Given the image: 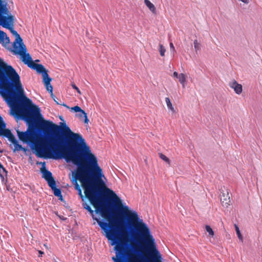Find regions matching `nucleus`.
Returning <instances> with one entry per match:
<instances>
[{
    "label": "nucleus",
    "instance_id": "obj_20",
    "mask_svg": "<svg viewBox=\"0 0 262 262\" xmlns=\"http://www.w3.org/2000/svg\"><path fill=\"white\" fill-rule=\"evenodd\" d=\"M159 157L160 158L163 160V161H164L166 163H167V164H170V160L168 158H167L166 156H165L164 155H163V154L162 153H159Z\"/></svg>",
    "mask_w": 262,
    "mask_h": 262
},
{
    "label": "nucleus",
    "instance_id": "obj_16",
    "mask_svg": "<svg viewBox=\"0 0 262 262\" xmlns=\"http://www.w3.org/2000/svg\"><path fill=\"white\" fill-rule=\"evenodd\" d=\"M6 40V43H9V38L7 37V34L4 31L0 30V42H4Z\"/></svg>",
    "mask_w": 262,
    "mask_h": 262
},
{
    "label": "nucleus",
    "instance_id": "obj_21",
    "mask_svg": "<svg viewBox=\"0 0 262 262\" xmlns=\"http://www.w3.org/2000/svg\"><path fill=\"white\" fill-rule=\"evenodd\" d=\"M205 229L210 236L213 237L214 236V232L210 226L206 225L205 226Z\"/></svg>",
    "mask_w": 262,
    "mask_h": 262
},
{
    "label": "nucleus",
    "instance_id": "obj_17",
    "mask_svg": "<svg viewBox=\"0 0 262 262\" xmlns=\"http://www.w3.org/2000/svg\"><path fill=\"white\" fill-rule=\"evenodd\" d=\"M180 82V83L182 85L183 87L184 88L185 86V82L186 81V76L183 73H181L179 74L178 78Z\"/></svg>",
    "mask_w": 262,
    "mask_h": 262
},
{
    "label": "nucleus",
    "instance_id": "obj_7",
    "mask_svg": "<svg viewBox=\"0 0 262 262\" xmlns=\"http://www.w3.org/2000/svg\"><path fill=\"white\" fill-rule=\"evenodd\" d=\"M22 61L27 64L29 68L35 70L38 73L41 74L42 75L45 73L48 72V71L45 69L43 66L41 64H37L34 63L29 53L27 52L20 55Z\"/></svg>",
    "mask_w": 262,
    "mask_h": 262
},
{
    "label": "nucleus",
    "instance_id": "obj_3",
    "mask_svg": "<svg viewBox=\"0 0 262 262\" xmlns=\"http://www.w3.org/2000/svg\"><path fill=\"white\" fill-rule=\"evenodd\" d=\"M90 149L62 148V159L77 166L75 178L81 183L86 196L93 201V194L96 188L103 184L102 178L105 177Z\"/></svg>",
    "mask_w": 262,
    "mask_h": 262
},
{
    "label": "nucleus",
    "instance_id": "obj_22",
    "mask_svg": "<svg viewBox=\"0 0 262 262\" xmlns=\"http://www.w3.org/2000/svg\"><path fill=\"white\" fill-rule=\"evenodd\" d=\"M234 226H235V231H236V234L237 235L238 238L242 242H243V236L241 233V232H240L238 227L236 225H234Z\"/></svg>",
    "mask_w": 262,
    "mask_h": 262
},
{
    "label": "nucleus",
    "instance_id": "obj_24",
    "mask_svg": "<svg viewBox=\"0 0 262 262\" xmlns=\"http://www.w3.org/2000/svg\"><path fill=\"white\" fill-rule=\"evenodd\" d=\"M159 47H160V48H159V52H160V55L161 56H164L165 55V51H166L165 48L161 44H160Z\"/></svg>",
    "mask_w": 262,
    "mask_h": 262
},
{
    "label": "nucleus",
    "instance_id": "obj_23",
    "mask_svg": "<svg viewBox=\"0 0 262 262\" xmlns=\"http://www.w3.org/2000/svg\"><path fill=\"white\" fill-rule=\"evenodd\" d=\"M78 117L81 118H84V122L85 123H86L88 124L89 123V119L88 118V117H87V114L86 113H85V115H84V114H83L82 113H79V114L78 115Z\"/></svg>",
    "mask_w": 262,
    "mask_h": 262
},
{
    "label": "nucleus",
    "instance_id": "obj_32",
    "mask_svg": "<svg viewBox=\"0 0 262 262\" xmlns=\"http://www.w3.org/2000/svg\"><path fill=\"white\" fill-rule=\"evenodd\" d=\"M179 75V74H178V72H174L173 73V76L174 77H176V78H178Z\"/></svg>",
    "mask_w": 262,
    "mask_h": 262
},
{
    "label": "nucleus",
    "instance_id": "obj_30",
    "mask_svg": "<svg viewBox=\"0 0 262 262\" xmlns=\"http://www.w3.org/2000/svg\"><path fill=\"white\" fill-rule=\"evenodd\" d=\"M78 191V194L79 195V196L82 198V200H83V199H84V196L82 194V190L81 189V190H79Z\"/></svg>",
    "mask_w": 262,
    "mask_h": 262
},
{
    "label": "nucleus",
    "instance_id": "obj_36",
    "mask_svg": "<svg viewBox=\"0 0 262 262\" xmlns=\"http://www.w3.org/2000/svg\"><path fill=\"white\" fill-rule=\"evenodd\" d=\"M63 105L64 106H67V105L66 104H63Z\"/></svg>",
    "mask_w": 262,
    "mask_h": 262
},
{
    "label": "nucleus",
    "instance_id": "obj_15",
    "mask_svg": "<svg viewBox=\"0 0 262 262\" xmlns=\"http://www.w3.org/2000/svg\"><path fill=\"white\" fill-rule=\"evenodd\" d=\"M0 177L2 182L7 181V171L4 167H1L0 169Z\"/></svg>",
    "mask_w": 262,
    "mask_h": 262
},
{
    "label": "nucleus",
    "instance_id": "obj_28",
    "mask_svg": "<svg viewBox=\"0 0 262 262\" xmlns=\"http://www.w3.org/2000/svg\"><path fill=\"white\" fill-rule=\"evenodd\" d=\"M72 87L75 89V90L77 91V92L79 93V94H81V92H80V90L79 89V88L74 84V83H73L72 84Z\"/></svg>",
    "mask_w": 262,
    "mask_h": 262
},
{
    "label": "nucleus",
    "instance_id": "obj_2",
    "mask_svg": "<svg viewBox=\"0 0 262 262\" xmlns=\"http://www.w3.org/2000/svg\"><path fill=\"white\" fill-rule=\"evenodd\" d=\"M105 189L108 196L113 201L119 212L126 219L127 225L130 228L135 239L143 247L151 258L152 262H161V255L158 250L155 239L152 235L147 225L139 216L135 211L129 209L128 206L123 205L121 199L112 190L107 188L103 184L96 188L93 194V201L86 198L95 209L96 213H100L101 216L108 221L104 222L95 216L94 211L86 203H83V208L88 210L94 220H95L102 230L105 232V236L110 241L111 245L114 246L116 257H113L114 262H128L129 257H136L133 255L129 249V239L128 232L116 220L112 215L110 209L104 203L101 196V192Z\"/></svg>",
    "mask_w": 262,
    "mask_h": 262
},
{
    "label": "nucleus",
    "instance_id": "obj_4",
    "mask_svg": "<svg viewBox=\"0 0 262 262\" xmlns=\"http://www.w3.org/2000/svg\"><path fill=\"white\" fill-rule=\"evenodd\" d=\"M8 12L6 4H4L2 1L0 0V25L2 26L4 28L9 29L11 33L16 37L15 41L13 45L14 50L12 52L15 55L19 54L21 55L27 52V49L23 41L22 38L11 26L13 19V16L11 15L8 16L4 15L7 14Z\"/></svg>",
    "mask_w": 262,
    "mask_h": 262
},
{
    "label": "nucleus",
    "instance_id": "obj_19",
    "mask_svg": "<svg viewBox=\"0 0 262 262\" xmlns=\"http://www.w3.org/2000/svg\"><path fill=\"white\" fill-rule=\"evenodd\" d=\"M72 110H73L75 112H78V113H82L83 114L85 115V112L84 111L82 110L79 106H75L71 108Z\"/></svg>",
    "mask_w": 262,
    "mask_h": 262
},
{
    "label": "nucleus",
    "instance_id": "obj_27",
    "mask_svg": "<svg viewBox=\"0 0 262 262\" xmlns=\"http://www.w3.org/2000/svg\"><path fill=\"white\" fill-rule=\"evenodd\" d=\"M75 178H76L75 177ZM77 179H75V189L77 190V191H79V190H81V188H80V186L78 185V184L77 183L76 180Z\"/></svg>",
    "mask_w": 262,
    "mask_h": 262
},
{
    "label": "nucleus",
    "instance_id": "obj_35",
    "mask_svg": "<svg viewBox=\"0 0 262 262\" xmlns=\"http://www.w3.org/2000/svg\"><path fill=\"white\" fill-rule=\"evenodd\" d=\"M1 167H4L3 166L2 164L0 163V169L1 168Z\"/></svg>",
    "mask_w": 262,
    "mask_h": 262
},
{
    "label": "nucleus",
    "instance_id": "obj_9",
    "mask_svg": "<svg viewBox=\"0 0 262 262\" xmlns=\"http://www.w3.org/2000/svg\"><path fill=\"white\" fill-rule=\"evenodd\" d=\"M42 76L43 77V82L47 90L51 93V96L53 97V87L51 84L52 79L49 77L48 72L45 73Z\"/></svg>",
    "mask_w": 262,
    "mask_h": 262
},
{
    "label": "nucleus",
    "instance_id": "obj_8",
    "mask_svg": "<svg viewBox=\"0 0 262 262\" xmlns=\"http://www.w3.org/2000/svg\"><path fill=\"white\" fill-rule=\"evenodd\" d=\"M40 169L42 174V178L47 181L49 186H53L55 181L52 176V173L50 171L46 169L45 166H43Z\"/></svg>",
    "mask_w": 262,
    "mask_h": 262
},
{
    "label": "nucleus",
    "instance_id": "obj_5",
    "mask_svg": "<svg viewBox=\"0 0 262 262\" xmlns=\"http://www.w3.org/2000/svg\"><path fill=\"white\" fill-rule=\"evenodd\" d=\"M38 157L44 159H62L61 148H30Z\"/></svg>",
    "mask_w": 262,
    "mask_h": 262
},
{
    "label": "nucleus",
    "instance_id": "obj_1",
    "mask_svg": "<svg viewBox=\"0 0 262 262\" xmlns=\"http://www.w3.org/2000/svg\"><path fill=\"white\" fill-rule=\"evenodd\" d=\"M0 95L16 116L28 125L25 132L16 130L19 140L28 147H90L83 136L73 132L66 123L58 125L41 120L40 108L24 94L20 77L11 66L0 59Z\"/></svg>",
    "mask_w": 262,
    "mask_h": 262
},
{
    "label": "nucleus",
    "instance_id": "obj_34",
    "mask_svg": "<svg viewBox=\"0 0 262 262\" xmlns=\"http://www.w3.org/2000/svg\"><path fill=\"white\" fill-rule=\"evenodd\" d=\"M4 149L3 148H0V152H3L4 151Z\"/></svg>",
    "mask_w": 262,
    "mask_h": 262
},
{
    "label": "nucleus",
    "instance_id": "obj_12",
    "mask_svg": "<svg viewBox=\"0 0 262 262\" xmlns=\"http://www.w3.org/2000/svg\"><path fill=\"white\" fill-rule=\"evenodd\" d=\"M50 187L54 191V194L56 196L59 197V199L60 200H62V196L61 194V190L59 188H57L56 187V182L54 183L53 186H50Z\"/></svg>",
    "mask_w": 262,
    "mask_h": 262
},
{
    "label": "nucleus",
    "instance_id": "obj_25",
    "mask_svg": "<svg viewBox=\"0 0 262 262\" xmlns=\"http://www.w3.org/2000/svg\"><path fill=\"white\" fill-rule=\"evenodd\" d=\"M128 262H141L137 257H132L128 259Z\"/></svg>",
    "mask_w": 262,
    "mask_h": 262
},
{
    "label": "nucleus",
    "instance_id": "obj_14",
    "mask_svg": "<svg viewBox=\"0 0 262 262\" xmlns=\"http://www.w3.org/2000/svg\"><path fill=\"white\" fill-rule=\"evenodd\" d=\"M144 3L151 12L156 13V7L152 3H151L149 0H144Z\"/></svg>",
    "mask_w": 262,
    "mask_h": 262
},
{
    "label": "nucleus",
    "instance_id": "obj_11",
    "mask_svg": "<svg viewBox=\"0 0 262 262\" xmlns=\"http://www.w3.org/2000/svg\"><path fill=\"white\" fill-rule=\"evenodd\" d=\"M221 201L223 206L228 207L230 202V197L228 196V193H227L226 195L224 193H223L221 197Z\"/></svg>",
    "mask_w": 262,
    "mask_h": 262
},
{
    "label": "nucleus",
    "instance_id": "obj_6",
    "mask_svg": "<svg viewBox=\"0 0 262 262\" xmlns=\"http://www.w3.org/2000/svg\"><path fill=\"white\" fill-rule=\"evenodd\" d=\"M6 124L3 121V118L0 116V136L7 138L8 141L14 145V147H23L19 144L15 136L10 130L6 129Z\"/></svg>",
    "mask_w": 262,
    "mask_h": 262
},
{
    "label": "nucleus",
    "instance_id": "obj_26",
    "mask_svg": "<svg viewBox=\"0 0 262 262\" xmlns=\"http://www.w3.org/2000/svg\"><path fill=\"white\" fill-rule=\"evenodd\" d=\"M194 47L196 51L200 49V45L198 42L197 40H194Z\"/></svg>",
    "mask_w": 262,
    "mask_h": 262
},
{
    "label": "nucleus",
    "instance_id": "obj_29",
    "mask_svg": "<svg viewBox=\"0 0 262 262\" xmlns=\"http://www.w3.org/2000/svg\"><path fill=\"white\" fill-rule=\"evenodd\" d=\"M170 48L171 52H173V53H174L176 52L172 42L170 43Z\"/></svg>",
    "mask_w": 262,
    "mask_h": 262
},
{
    "label": "nucleus",
    "instance_id": "obj_10",
    "mask_svg": "<svg viewBox=\"0 0 262 262\" xmlns=\"http://www.w3.org/2000/svg\"><path fill=\"white\" fill-rule=\"evenodd\" d=\"M229 85L231 88L234 90L236 94L239 95L242 93L243 86L241 84L238 83L235 80L230 82Z\"/></svg>",
    "mask_w": 262,
    "mask_h": 262
},
{
    "label": "nucleus",
    "instance_id": "obj_31",
    "mask_svg": "<svg viewBox=\"0 0 262 262\" xmlns=\"http://www.w3.org/2000/svg\"><path fill=\"white\" fill-rule=\"evenodd\" d=\"M245 4H248L249 3V0H238Z\"/></svg>",
    "mask_w": 262,
    "mask_h": 262
},
{
    "label": "nucleus",
    "instance_id": "obj_33",
    "mask_svg": "<svg viewBox=\"0 0 262 262\" xmlns=\"http://www.w3.org/2000/svg\"><path fill=\"white\" fill-rule=\"evenodd\" d=\"M38 252L39 254V256H38L39 257H41L42 256V255L44 254V252L40 250H39Z\"/></svg>",
    "mask_w": 262,
    "mask_h": 262
},
{
    "label": "nucleus",
    "instance_id": "obj_18",
    "mask_svg": "<svg viewBox=\"0 0 262 262\" xmlns=\"http://www.w3.org/2000/svg\"><path fill=\"white\" fill-rule=\"evenodd\" d=\"M165 102H166V103L168 108L169 110H170L171 111H172V112H174V108L172 106V105L170 101V100L168 97H166L165 98Z\"/></svg>",
    "mask_w": 262,
    "mask_h": 262
},
{
    "label": "nucleus",
    "instance_id": "obj_13",
    "mask_svg": "<svg viewBox=\"0 0 262 262\" xmlns=\"http://www.w3.org/2000/svg\"><path fill=\"white\" fill-rule=\"evenodd\" d=\"M17 151H22L27 156H31V152L33 153V151L30 148H13V152H16Z\"/></svg>",
    "mask_w": 262,
    "mask_h": 262
}]
</instances>
